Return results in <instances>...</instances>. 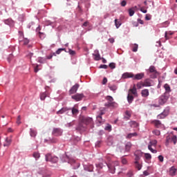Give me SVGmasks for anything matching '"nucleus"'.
Masks as SVG:
<instances>
[{
	"mask_svg": "<svg viewBox=\"0 0 177 177\" xmlns=\"http://www.w3.org/2000/svg\"><path fill=\"white\" fill-rule=\"evenodd\" d=\"M95 167L98 174H100V169H103L104 167H107L111 174H115V167L114 165L107 163V162L102 160V162L96 163Z\"/></svg>",
	"mask_w": 177,
	"mask_h": 177,
	"instance_id": "obj_1",
	"label": "nucleus"
},
{
	"mask_svg": "<svg viewBox=\"0 0 177 177\" xmlns=\"http://www.w3.org/2000/svg\"><path fill=\"white\" fill-rule=\"evenodd\" d=\"M60 158L62 162H68V164H71L73 169H78V168H80V164L79 162H76L75 160L71 158L68 157V156L63 154Z\"/></svg>",
	"mask_w": 177,
	"mask_h": 177,
	"instance_id": "obj_2",
	"label": "nucleus"
},
{
	"mask_svg": "<svg viewBox=\"0 0 177 177\" xmlns=\"http://www.w3.org/2000/svg\"><path fill=\"white\" fill-rule=\"evenodd\" d=\"M105 99L107 100V102L104 104L105 107H117L118 104L114 102V98L111 95H107Z\"/></svg>",
	"mask_w": 177,
	"mask_h": 177,
	"instance_id": "obj_3",
	"label": "nucleus"
},
{
	"mask_svg": "<svg viewBox=\"0 0 177 177\" xmlns=\"http://www.w3.org/2000/svg\"><path fill=\"white\" fill-rule=\"evenodd\" d=\"M169 93H164L158 97V103L160 106H164L165 103L168 102V99H169Z\"/></svg>",
	"mask_w": 177,
	"mask_h": 177,
	"instance_id": "obj_4",
	"label": "nucleus"
},
{
	"mask_svg": "<svg viewBox=\"0 0 177 177\" xmlns=\"http://www.w3.org/2000/svg\"><path fill=\"white\" fill-rule=\"evenodd\" d=\"M45 160L46 162H52V164H56L59 161V158L52 156V153H48L45 155Z\"/></svg>",
	"mask_w": 177,
	"mask_h": 177,
	"instance_id": "obj_5",
	"label": "nucleus"
},
{
	"mask_svg": "<svg viewBox=\"0 0 177 177\" xmlns=\"http://www.w3.org/2000/svg\"><path fill=\"white\" fill-rule=\"evenodd\" d=\"M147 74H152L150 75V78L154 79L157 78V74H158V72L156 69V66H150L149 68L147 70Z\"/></svg>",
	"mask_w": 177,
	"mask_h": 177,
	"instance_id": "obj_6",
	"label": "nucleus"
},
{
	"mask_svg": "<svg viewBox=\"0 0 177 177\" xmlns=\"http://www.w3.org/2000/svg\"><path fill=\"white\" fill-rule=\"evenodd\" d=\"M86 128H87L86 124H85L82 122V120L80 118L79 123L75 128L76 131H78L79 132H85V131H86Z\"/></svg>",
	"mask_w": 177,
	"mask_h": 177,
	"instance_id": "obj_7",
	"label": "nucleus"
},
{
	"mask_svg": "<svg viewBox=\"0 0 177 177\" xmlns=\"http://www.w3.org/2000/svg\"><path fill=\"white\" fill-rule=\"evenodd\" d=\"M82 122L84 124L86 127L88 125H92L93 124V119L92 118L86 117V116H82L80 117Z\"/></svg>",
	"mask_w": 177,
	"mask_h": 177,
	"instance_id": "obj_8",
	"label": "nucleus"
},
{
	"mask_svg": "<svg viewBox=\"0 0 177 177\" xmlns=\"http://www.w3.org/2000/svg\"><path fill=\"white\" fill-rule=\"evenodd\" d=\"M84 97H85L84 93H76L71 96V99L75 102H81Z\"/></svg>",
	"mask_w": 177,
	"mask_h": 177,
	"instance_id": "obj_9",
	"label": "nucleus"
},
{
	"mask_svg": "<svg viewBox=\"0 0 177 177\" xmlns=\"http://www.w3.org/2000/svg\"><path fill=\"white\" fill-rule=\"evenodd\" d=\"M53 136H62L63 135V129L61 128H53L52 131Z\"/></svg>",
	"mask_w": 177,
	"mask_h": 177,
	"instance_id": "obj_10",
	"label": "nucleus"
},
{
	"mask_svg": "<svg viewBox=\"0 0 177 177\" xmlns=\"http://www.w3.org/2000/svg\"><path fill=\"white\" fill-rule=\"evenodd\" d=\"M169 114V109L167 108L165 109L163 112L158 115L157 118H158L159 120H164V118H165V117H167Z\"/></svg>",
	"mask_w": 177,
	"mask_h": 177,
	"instance_id": "obj_11",
	"label": "nucleus"
},
{
	"mask_svg": "<svg viewBox=\"0 0 177 177\" xmlns=\"http://www.w3.org/2000/svg\"><path fill=\"white\" fill-rule=\"evenodd\" d=\"M79 88H80V84L76 83L69 90V95H74V93H77V91H78Z\"/></svg>",
	"mask_w": 177,
	"mask_h": 177,
	"instance_id": "obj_12",
	"label": "nucleus"
},
{
	"mask_svg": "<svg viewBox=\"0 0 177 177\" xmlns=\"http://www.w3.org/2000/svg\"><path fill=\"white\" fill-rule=\"evenodd\" d=\"M151 124L154 125L155 128H162L164 127V124L161 123V121L158 120H153L151 122Z\"/></svg>",
	"mask_w": 177,
	"mask_h": 177,
	"instance_id": "obj_13",
	"label": "nucleus"
},
{
	"mask_svg": "<svg viewBox=\"0 0 177 177\" xmlns=\"http://www.w3.org/2000/svg\"><path fill=\"white\" fill-rule=\"evenodd\" d=\"M83 167L84 171H87L88 172H93V165H83Z\"/></svg>",
	"mask_w": 177,
	"mask_h": 177,
	"instance_id": "obj_14",
	"label": "nucleus"
},
{
	"mask_svg": "<svg viewBox=\"0 0 177 177\" xmlns=\"http://www.w3.org/2000/svg\"><path fill=\"white\" fill-rule=\"evenodd\" d=\"M142 78H145V73H137L136 75H133V80L139 81L140 80H142Z\"/></svg>",
	"mask_w": 177,
	"mask_h": 177,
	"instance_id": "obj_15",
	"label": "nucleus"
},
{
	"mask_svg": "<svg viewBox=\"0 0 177 177\" xmlns=\"http://www.w3.org/2000/svg\"><path fill=\"white\" fill-rule=\"evenodd\" d=\"M4 24H6L7 26H9L10 27H13L15 26V21H12V19L8 18L7 19H3V20Z\"/></svg>",
	"mask_w": 177,
	"mask_h": 177,
	"instance_id": "obj_16",
	"label": "nucleus"
},
{
	"mask_svg": "<svg viewBox=\"0 0 177 177\" xmlns=\"http://www.w3.org/2000/svg\"><path fill=\"white\" fill-rule=\"evenodd\" d=\"M131 149H132V142H127L124 146L125 153H129V151H131Z\"/></svg>",
	"mask_w": 177,
	"mask_h": 177,
	"instance_id": "obj_17",
	"label": "nucleus"
},
{
	"mask_svg": "<svg viewBox=\"0 0 177 177\" xmlns=\"http://www.w3.org/2000/svg\"><path fill=\"white\" fill-rule=\"evenodd\" d=\"M122 78L127 80V78H132L133 80V73L126 72L122 74Z\"/></svg>",
	"mask_w": 177,
	"mask_h": 177,
	"instance_id": "obj_18",
	"label": "nucleus"
},
{
	"mask_svg": "<svg viewBox=\"0 0 177 177\" xmlns=\"http://www.w3.org/2000/svg\"><path fill=\"white\" fill-rule=\"evenodd\" d=\"M176 168H175L174 166H172L169 168V174L170 175V176H176Z\"/></svg>",
	"mask_w": 177,
	"mask_h": 177,
	"instance_id": "obj_19",
	"label": "nucleus"
},
{
	"mask_svg": "<svg viewBox=\"0 0 177 177\" xmlns=\"http://www.w3.org/2000/svg\"><path fill=\"white\" fill-rule=\"evenodd\" d=\"M152 82H153V80H150L149 78L145 79L143 82L144 87L151 86Z\"/></svg>",
	"mask_w": 177,
	"mask_h": 177,
	"instance_id": "obj_20",
	"label": "nucleus"
},
{
	"mask_svg": "<svg viewBox=\"0 0 177 177\" xmlns=\"http://www.w3.org/2000/svg\"><path fill=\"white\" fill-rule=\"evenodd\" d=\"M149 95H150L149 89L145 88L141 91V95L142 97H149Z\"/></svg>",
	"mask_w": 177,
	"mask_h": 177,
	"instance_id": "obj_21",
	"label": "nucleus"
},
{
	"mask_svg": "<svg viewBox=\"0 0 177 177\" xmlns=\"http://www.w3.org/2000/svg\"><path fill=\"white\" fill-rule=\"evenodd\" d=\"M70 110H71V108L63 107L57 111V114H64V113L70 111Z\"/></svg>",
	"mask_w": 177,
	"mask_h": 177,
	"instance_id": "obj_22",
	"label": "nucleus"
},
{
	"mask_svg": "<svg viewBox=\"0 0 177 177\" xmlns=\"http://www.w3.org/2000/svg\"><path fill=\"white\" fill-rule=\"evenodd\" d=\"M135 9H138V6H135L134 7H132L129 9L128 12L130 17H132V16L135 15Z\"/></svg>",
	"mask_w": 177,
	"mask_h": 177,
	"instance_id": "obj_23",
	"label": "nucleus"
},
{
	"mask_svg": "<svg viewBox=\"0 0 177 177\" xmlns=\"http://www.w3.org/2000/svg\"><path fill=\"white\" fill-rule=\"evenodd\" d=\"M37 133V129L32 128L30 129V136H31V138H36Z\"/></svg>",
	"mask_w": 177,
	"mask_h": 177,
	"instance_id": "obj_24",
	"label": "nucleus"
},
{
	"mask_svg": "<svg viewBox=\"0 0 177 177\" xmlns=\"http://www.w3.org/2000/svg\"><path fill=\"white\" fill-rule=\"evenodd\" d=\"M71 111L73 117H77L80 113V111L75 107L71 108Z\"/></svg>",
	"mask_w": 177,
	"mask_h": 177,
	"instance_id": "obj_25",
	"label": "nucleus"
},
{
	"mask_svg": "<svg viewBox=\"0 0 177 177\" xmlns=\"http://www.w3.org/2000/svg\"><path fill=\"white\" fill-rule=\"evenodd\" d=\"M44 142H47L48 143H57L59 140L56 138H49V140H44Z\"/></svg>",
	"mask_w": 177,
	"mask_h": 177,
	"instance_id": "obj_26",
	"label": "nucleus"
},
{
	"mask_svg": "<svg viewBox=\"0 0 177 177\" xmlns=\"http://www.w3.org/2000/svg\"><path fill=\"white\" fill-rule=\"evenodd\" d=\"M136 136H138V133H136V132L129 133L126 136V139H132V138H135Z\"/></svg>",
	"mask_w": 177,
	"mask_h": 177,
	"instance_id": "obj_27",
	"label": "nucleus"
},
{
	"mask_svg": "<svg viewBox=\"0 0 177 177\" xmlns=\"http://www.w3.org/2000/svg\"><path fill=\"white\" fill-rule=\"evenodd\" d=\"M71 140L73 143V145H77L78 142H81V138L78 136L74 137Z\"/></svg>",
	"mask_w": 177,
	"mask_h": 177,
	"instance_id": "obj_28",
	"label": "nucleus"
},
{
	"mask_svg": "<svg viewBox=\"0 0 177 177\" xmlns=\"http://www.w3.org/2000/svg\"><path fill=\"white\" fill-rule=\"evenodd\" d=\"M93 56L95 57V60L99 61L100 60V54L99 53V50H95V54H93Z\"/></svg>",
	"mask_w": 177,
	"mask_h": 177,
	"instance_id": "obj_29",
	"label": "nucleus"
},
{
	"mask_svg": "<svg viewBox=\"0 0 177 177\" xmlns=\"http://www.w3.org/2000/svg\"><path fill=\"white\" fill-rule=\"evenodd\" d=\"M129 124L131 128H138L139 127V124L136 121H130Z\"/></svg>",
	"mask_w": 177,
	"mask_h": 177,
	"instance_id": "obj_30",
	"label": "nucleus"
},
{
	"mask_svg": "<svg viewBox=\"0 0 177 177\" xmlns=\"http://www.w3.org/2000/svg\"><path fill=\"white\" fill-rule=\"evenodd\" d=\"M164 88H165V93H169H169L171 92V86H169V84H165V85H164Z\"/></svg>",
	"mask_w": 177,
	"mask_h": 177,
	"instance_id": "obj_31",
	"label": "nucleus"
},
{
	"mask_svg": "<svg viewBox=\"0 0 177 177\" xmlns=\"http://www.w3.org/2000/svg\"><path fill=\"white\" fill-rule=\"evenodd\" d=\"M46 97H48V92H44L40 93V99L41 100H45V99H46Z\"/></svg>",
	"mask_w": 177,
	"mask_h": 177,
	"instance_id": "obj_32",
	"label": "nucleus"
},
{
	"mask_svg": "<svg viewBox=\"0 0 177 177\" xmlns=\"http://www.w3.org/2000/svg\"><path fill=\"white\" fill-rule=\"evenodd\" d=\"M32 157H34V158H35L36 160H39V158H41V153H39V152L38 151H35L33 153Z\"/></svg>",
	"mask_w": 177,
	"mask_h": 177,
	"instance_id": "obj_33",
	"label": "nucleus"
},
{
	"mask_svg": "<svg viewBox=\"0 0 177 177\" xmlns=\"http://www.w3.org/2000/svg\"><path fill=\"white\" fill-rule=\"evenodd\" d=\"M133 95H131L129 94H128L127 95V101H128V103L129 104H131L132 103V102H133Z\"/></svg>",
	"mask_w": 177,
	"mask_h": 177,
	"instance_id": "obj_34",
	"label": "nucleus"
},
{
	"mask_svg": "<svg viewBox=\"0 0 177 177\" xmlns=\"http://www.w3.org/2000/svg\"><path fill=\"white\" fill-rule=\"evenodd\" d=\"M37 62H38V63H41V64H44V63H45V62H46V59L41 57H39L37 58Z\"/></svg>",
	"mask_w": 177,
	"mask_h": 177,
	"instance_id": "obj_35",
	"label": "nucleus"
},
{
	"mask_svg": "<svg viewBox=\"0 0 177 177\" xmlns=\"http://www.w3.org/2000/svg\"><path fill=\"white\" fill-rule=\"evenodd\" d=\"M122 24L121 23L120 21H118V19H115V26L116 27V28H120V27H121V25Z\"/></svg>",
	"mask_w": 177,
	"mask_h": 177,
	"instance_id": "obj_36",
	"label": "nucleus"
},
{
	"mask_svg": "<svg viewBox=\"0 0 177 177\" xmlns=\"http://www.w3.org/2000/svg\"><path fill=\"white\" fill-rule=\"evenodd\" d=\"M135 167L138 171H140L142 169V165L139 163V162H134Z\"/></svg>",
	"mask_w": 177,
	"mask_h": 177,
	"instance_id": "obj_37",
	"label": "nucleus"
},
{
	"mask_svg": "<svg viewBox=\"0 0 177 177\" xmlns=\"http://www.w3.org/2000/svg\"><path fill=\"white\" fill-rule=\"evenodd\" d=\"M112 127L111 124H107L106 126L104 127L105 131H108V132H111L112 131Z\"/></svg>",
	"mask_w": 177,
	"mask_h": 177,
	"instance_id": "obj_38",
	"label": "nucleus"
},
{
	"mask_svg": "<svg viewBox=\"0 0 177 177\" xmlns=\"http://www.w3.org/2000/svg\"><path fill=\"white\" fill-rule=\"evenodd\" d=\"M134 156H138L139 157H142L143 152L140 150H137L134 152Z\"/></svg>",
	"mask_w": 177,
	"mask_h": 177,
	"instance_id": "obj_39",
	"label": "nucleus"
},
{
	"mask_svg": "<svg viewBox=\"0 0 177 177\" xmlns=\"http://www.w3.org/2000/svg\"><path fill=\"white\" fill-rule=\"evenodd\" d=\"M130 91L133 95H138V91L135 85L133 86V88L130 89Z\"/></svg>",
	"mask_w": 177,
	"mask_h": 177,
	"instance_id": "obj_40",
	"label": "nucleus"
},
{
	"mask_svg": "<svg viewBox=\"0 0 177 177\" xmlns=\"http://www.w3.org/2000/svg\"><path fill=\"white\" fill-rule=\"evenodd\" d=\"M145 84H143V82H139L137 83V88L138 89H142V88H145Z\"/></svg>",
	"mask_w": 177,
	"mask_h": 177,
	"instance_id": "obj_41",
	"label": "nucleus"
},
{
	"mask_svg": "<svg viewBox=\"0 0 177 177\" xmlns=\"http://www.w3.org/2000/svg\"><path fill=\"white\" fill-rule=\"evenodd\" d=\"M138 48H139V46L137 44H134L132 46V51L138 52Z\"/></svg>",
	"mask_w": 177,
	"mask_h": 177,
	"instance_id": "obj_42",
	"label": "nucleus"
},
{
	"mask_svg": "<svg viewBox=\"0 0 177 177\" xmlns=\"http://www.w3.org/2000/svg\"><path fill=\"white\" fill-rule=\"evenodd\" d=\"M12 140L10 139L6 138V143L3 145L4 147H6L8 146H9V145H10Z\"/></svg>",
	"mask_w": 177,
	"mask_h": 177,
	"instance_id": "obj_43",
	"label": "nucleus"
},
{
	"mask_svg": "<svg viewBox=\"0 0 177 177\" xmlns=\"http://www.w3.org/2000/svg\"><path fill=\"white\" fill-rule=\"evenodd\" d=\"M171 142H173L174 145H176L177 142V137L176 136H173L171 138Z\"/></svg>",
	"mask_w": 177,
	"mask_h": 177,
	"instance_id": "obj_44",
	"label": "nucleus"
},
{
	"mask_svg": "<svg viewBox=\"0 0 177 177\" xmlns=\"http://www.w3.org/2000/svg\"><path fill=\"white\" fill-rule=\"evenodd\" d=\"M125 115H127L124 117V118H127V120H129V118H131V112H129V111H126Z\"/></svg>",
	"mask_w": 177,
	"mask_h": 177,
	"instance_id": "obj_45",
	"label": "nucleus"
},
{
	"mask_svg": "<svg viewBox=\"0 0 177 177\" xmlns=\"http://www.w3.org/2000/svg\"><path fill=\"white\" fill-rule=\"evenodd\" d=\"M39 37L40 39H45V37H46V35L44 32H39Z\"/></svg>",
	"mask_w": 177,
	"mask_h": 177,
	"instance_id": "obj_46",
	"label": "nucleus"
},
{
	"mask_svg": "<svg viewBox=\"0 0 177 177\" xmlns=\"http://www.w3.org/2000/svg\"><path fill=\"white\" fill-rule=\"evenodd\" d=\"M153 133L156 136H160V135H161V131H160V130L156 129L153 131Z\"/></svg>",
	"mask_w": 177,
	"mask_h": 177,
	"instance_id": "obj_47",
	"label": "nucleus"
},
{
	"mask_svg": "<svg viewBox=\"0 0 177 177\" xmlns=\"http://www.w3.org/2000/svg\"><path fill=\"white\" fill-rule=\"evenodd\" d=\"M148 149H149V150H150V151H151V153H153V154H156V153H157V150L153 149L151 147V145H148Z\"/></svg>",
	"mask_w": 177,
	"mask_h": 177,
	"instance_id": "obj_48",
	"label": "nucleus"
},
{
	"mask_svg": "<svg viewBox=\"0 0 177 177\" xmlns=\"http://www.w3.org/2000/svg\"><path fill=\"white\" fill-rule=\"evenodd\" d=\"M97 121L99 124H103V119L102 118V116H97Z\"/></svg>",
	"mask_w": 177,
	"mask_h": 177,
	"instance_id": "obj_49",
	"label": "nucleus"
},
{
	"mask_svg": "<svg viewBox=\"0 0 177 177\" xmlns=\"http://www.w3.org/2000/svg\"><path fill=\"white\" fill-rule=\"evenodd\" d=\"M109 88L111 91H113V92L115 91H117V86L113 85V86H109Z\"/></svg>",
	"mask_w": 177,
	"mask_h": 177,
	"instance_id": "obj_50",
	"label": "nucleus"
},
{
	"mask_svg": "<svg viewBox=\"0 0 177 177\" xmlns=\"http://www.w3.org/2000/svg\"><path fill=\"white\" fill-rule=\"evenodd\" d=\"M98 68H104V70H107V68H109V66H107L106 64H101V65H100Z\"/></svg>",
	"mask_w": 177,
	"mask_h": 177,
	"instance_id": "obj_51",
	"label": "nucleus"
},
{
	"mask_svg": "<svg viewBox=\"0 0 177 177\" xmlns=\"http://www.w3.org/2000/svg\"><path fill=\"white\" fill-rule=\"evenodd\" d=\"M145 157L146 160H151V154L150 153H145Z\"/></svg>",
	"mask_w": 177,
	"mask_h": 177,
	"instance_id": "obj_52",
	"label": "nucleus"
},
{
	"mask_svg": "<svg viewBox=\"0 0 177 177\" xmlns=\"http://www.w3.org/2000/svg\"><path fill=\"white\" fill-rule=\"evenodd\" d=\"M127 177H132V176H133V171H132V170H129V171L127 173Z\"/></svg>",
	"mask_w": 177,
	"mask_h": 177,
	"instance_id": "obj_53",
	"label": "nucleus"
},
{
	"mask_svg": "<svg viewBox=\"0 0 177 177\" xmlns=\"http://www.w3.org/2000/svg\"><path fill=\"white\" fill-rule=\"evenodd\" d=\"M103 141L102 140H98L95 142V147H100L102 146V143Z\"/></svg>",
	"mask_w": 177,
	"mask_h": 177,
	"instance_id": "obj_54",
	"label": "nucleus"
},
{
	"mask_svg": "<svg viewBox=\"0 0 177 177\" xmlns=\"http://www.w3.org/2000/svg\"><path fill=\"white\" fill-rule=\"evenodd\" d=\"M149 146H157V140H154L149 142Z\"/></svg>",
	"mask_w": 177,
	"mask_h": 177,
	"instance_id": "obj_55",
	"label": "nucleus"
},
{
	"mask_svg": "<svg viewBox=\"0 0 177 177\" xmlns=\"http://www.w3.org/2000/svg\"><path fill=\"white\" fill-rule=\"evenodd\" d=\"M22 42L24 45H28V44H30V40H28L27 38H25Z\"/></svg>",
	"mask_w": 177,
	"mask_h": 177,
	"instance_id": "obj_56",
	"label": "nucleus"
},
{
	"mask_svg": "<svg viewBox=\"0 0 177 177\" xmlns=\"http://www.w3.org/2000/svg\"><path fill=\"white\" fill-rule=\"evenodd\" d=\"M73 125H74V121L67 123L66 124H65V127L70 128V127H73Z\"/></svg>",
	"mask_w": 177,
	"mask_h": 177,
	"instance_id": "obj_57",
	"label": "nucleus"
},
{
	"mask_svg": "<svg viewBox=\"0 0 177 177\" xmlns=\"http://www.w3.org/2000/svg\"><path fill=\"white\" fill-rule=\"evenodd\" d=\"M109 66L112 70H113V68H115V63L114 62L110 63Z\"/></svg>",
	"mask_w": 177,
	"mask_h": 177,
	"instance_id": "obj_58",
	"label": "nucleus"
},
{
	"mask_svg": "<svg viewBox=\"0 0 177 177\" xmlns=\"http://www.w3.org/2000/svg\"><path fill=\"white\" fill-rule=\"evenodd\" d=\"M162 27H168L169 26V21H166L162 24Z\"/></svg>",
	"mask_w": 177,
	"mask_h": 177,
	"instance_id": "obj_59",
	"label": "nucleus"
},
{
	"mask_svg": "<svg viewBox=\"0 0 177 177\" xmlns=\"http://www.w3.org/2000/svg\"><path fill=\"white\" fill-rule=\"evenodd\" d=\"M127 162H128V160H127V159L125 158H122V164L125 165L127 164Z\"/></svg>",
	"mask_w": 177,
	"mask_h": 177,
	"instance_id": "obj_60",
	"label": "nucleus"
},
{
	"mask_svg": "<svg viewBox=\"0 0 177 177\" xmlns=\"http://www.w3.org/2000/svg\"><path fill=\"white\" fill-rule=\"evenodd\" d=\"M63 50H65V48H59V49L56 51L57 55H60V53H62V52H63Z\"/></svg>",
	"mask_w": 177,
	"mask_h": 177,
	"instance_id": "obj_61",
	"label": "nucleus"
},
{
	"mask_svg": "<svg viewBox=\"0 0 177 177\" xmlns=\"http://www.w3.org/2000/svg\"><path fill=\"white\" fill-rule=\"evenodd\" d=\"M120 5L121 6H123V7L127 6V1L125 0L122 1L120 3Z\"/></svg>",
	"mask_w": 177,
	"mask_h": 177,
	"instance_id": "obj_62",
	"label": "nucleus"
},
{
	"mask_svg": "<svg viewBox=\"0 0 177 177\" xmlns=\"http://www.w3.org/2000/svg\"><path fill=\"white\" fill-rule=\"evenodd\" d=\"M145 20H151V15L147 14L145 16Z\"/></svg>",
	"mask_w": 177,
	"mask_h": 177,
	"instance_id": "obj_63",
	"label": "nucleus"
},
{
	"mask_svg": "<svg viewBox=\"0 0 177 177\" xmlns=\"http://www.w3.org/2000/svg\"><path fill=\"white\" fill-rule=\"evenodd\" d=\"M35 22H30V23H29L28 24V28H31V27L32 26H35Z\"/></svg>",
	"mask_w": 177,
	"mask_h": 177,
	"instance_id": "obj_64",
	"label": "nucleus"
}]
</instances>
